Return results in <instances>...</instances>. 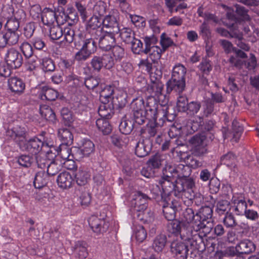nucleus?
I'll list each match as a JSON object with an SVG mask.
<instances>
[{
  "instance_id": "f257e3e1",
  "label": "nucleus",
  "mask_w": 259,
  "mask_h": 259,
  "mask_svg": "<svg viewBox=\"0 0 259 259\" xmlns=\"http://www.w3.org/2000/svg\"><path fill=\"white\" fill-rule=\"evenodd\" d=\"M167 99H165L162 103L158 104L154 98L150 97L147 103V116L151 119H157L159 126H163L166 120L171 122L176 118V115L170 112L173 109L167 105Z\"/></svg>"
},
{
  "instance_id": "f03ea898",
  "label": "nucleus",
  "mask_w": 259,
  "mask_h": 259,
  "mask_svg": "<svg viewBox=\"0 0 259 259\" xmlns=\"http://www.w3.org/2000/svg\"><path fill=\"white\" fill-rule=\"evenodd\" d=\"M186 72L187 68L181 63H177L173 67L171 78L166 83L167 93L173 91L180 94L185 90Z\"/></svg>"
},
{
  "instance_id": "7ed1b4c3",
  "label": "nucleus",
  "mask_w": 259,
  "mask_h": 259,
  "mask_svg": "<svg viewBox=\"0 0 259 259\" xmlns=\"http://www.w3.org/2000/svg\"><path fill=\"white\" fill-rule=\"evenodd\" d=\"M192 228V238L190 246L193 249L203 250L205 248L203 237L200 234V231L206 236L209 234L213 228V222L212 220H200L195 225H191Z\"/></svg>"
},
{
  "instance_id": "20e7f679",
  "label": "nucleus",
  "mask_w": 259,
  "mask_h": 259,
  "mask_svg": "<svg viewBox=\"0 0 259 259\" xmlns=\"http://www.w3.org/2000/svg\"><path fill=\"white\" fill-rule=\"evenodd\" d=\"M167 231L176 236L180 235L181 238L184 241L191 243L192 228L191 225L186 224L183 221L177 219L169 221L166 224Z\"/></svg>"
},
{
  "instance_id": "39448f33",
  "label": "nucleus",
  "mask_w": 259,
  "mask_h": 259,
  "mask_svg": "<svg viewBox=\"0 0 259 259\" xmlns=\"http://www.w3.org/2000/svg\"><path fill=\"white\" fill-rule=\"evenodd\" d=\"M46 134V132H42L40 135L43 137L42 140L34 137L28 141H23L22 143L20 142L19 146L22 150L26 151L31 154L36 155L41 150L43 146L51 147L53 146L50 142L48 141V138L45 136Z\"/></svg>"
},
{
  "instance_id": "423d86ee",
  "label": "nucleus",
  "mask_w": 259,
  "mask_h": 259,
  "mask_svg": "<svg viewBox=\"0 0 259 259\" xmlns=\"http://www.w3.org/2000/svg\"><path fill=\"white\" fill-rule=\"evenodd\" d=\"M203 115L202 116H197L195 120H193L192 128L193 131H197L204 124L203 117H208L217 115L220 111V106L213 103L209 99H206L204 101L202 107Z\"/></svg>"
},
{
  "instance_id": "0eeeda50",
  "label": "nucleus",
  "mask_w": 259,
  "mask_h": 259,
  "mask_svg": "<svg viewBox=\"0 0 259 259\" xmlns=\"http://www.w3.org/2000/svg\"><path fill=\"white\" fill-rule=\"evenodd\" d=\"M91 67L95 72L99 73L103 68L111 69L114 65V59L109 53L93 56L90 62Z\"/></svg>"
},
{
  "instance_id": "6e6552de",
  "label": "nucleus",
  "mask_w": 259,
  "mask_h": 259,
  "mask_svg": "<svg viewBox=\"0 0 259 259\" xmlns=\"http://www.w3.org/2000/svg\"><path fill=\"white\" fill-rule=\"evenodd\" d=\"M85 29L87 32L90 35V38L95 40L105 32L102 19L97 16H92L88 21Z\"/></svg>"
},
{
  "instance_id": "1a4fd4ad",
  "label": "nucleus",
  "mask_w": 259,
  "mask_h": 259,
  "mask_svg": "<svg viewBox=\"0 0 259 259\" xmlns=\"http://www.w3.org/2000/svg\"><path fill=\"white\" fill-rule=\"evenodd\" d=\"M178 180H168L167 179L161 178L159 181V183L161 185L163 193H161L159 187L155 186L154 189L155 190V197L156 198L157 197L163 195L164 197L169 196L170 194H173L176 197H177V194L176 191V186H177Z\"/></svg>"
},
{
  "instance_id": "9d476101",
  "label": "nucleus",
  "mask_w": 259,
  "mask_h": 259,
  "mask_svg": "<svg viewBox=\"0 0 259 259\" xmlns=\"http://www.w3.org/2000/svg\"><path fill=\"white\" fill-rule=\"evenodd\" d=\"M159 205L162 206L163 215L167 221L175 219L177 208L180 206L177 200H171L169 196L164 197L162 195Z\"/></svg>"
},
{
  "instance_id": "9b49d317",
  "label": "nucleus",
  "mask_w": 259,
  "mask_h": 259,
  "mask_svg": "<svg viewBox=\"0 0 259 259\" xmlns=\"http://www.w3.org/2000/svg\"><path fill=\"white\" fill-rule=\"evenodd\" d=\"M180 168L187 169L188 171L186 174L183 173L182 178H178L177 182V186H176V191L177 194V197L180 198L183 196V192L185 189L190 188H195V184L194 180L191 178H188L191 174V169L189 168L188 166L181 165Z\"/></svg>"
},
{
  "instance_id": "f8f14e48",
  "label": "nucleus",
  "mask_w": 259,
  "mask_h": 259,
  "mask_svg": "<svg viewBox=\"0 0 259 259\" xmlns=\"http://www.w3.org/2000/svg\"><path fill=\"white\" fill-rule=\"evenodd\" d=\"M5 61L12 69L20 68L23 62V58L21 53L14 48L9 49L5 56Z\"/></svg>"
},
{
  "instance_id": "ddd939ff",
  "label": "nucleus",
  "mask_w": 259,
  "mask_h": 259,
  "mask_svg": "<svg viewBox=\"0 0 259 259\" xmlns=\"http://www.w3.org/2000/svg\"><path fill=\"white\" fill-rule=\"evenodd\" d=\"M95 150L94 143L90 140L83 139L79 147H73V152L75 160H79L84 156H89Z\"/></svg>"
},
{
  "instance_id": "4468645a",
  "label": "nucleus",
  "mask_w": 259,
  "mask_h": 259,
  "mask_svg": "<svg viewBox=\"0 0 259 259\" xmlns=\"http://www.w3.org/2000/svg\"><path fill=\"white\" fill-rule=\"evenodd\" d=\"M102 20L104 27L105 28V32L112 33V34L119 33L120 28L117 12L113 11L112 13H110L108 15L105 16Z\"/></svg>"
},
{
  "instance_id": "2eb2a0df",
  "label": "nucleus",
  "mask_w": 259,
  "mask_h": 259,
  "mask_svg": "<svg viewBox=\"0 0 259 259\" xmlns=\"http://www.w3.org/2000/svg\"><path fill=\"white\" fill-rule=\"evenodd\" d=\"M180 240H174L170 245L171 254L179 259H186L188 255L189 242Z\"/></svg>"
},
{
  "instance_id": "dca6fc26",
  "label": "nucleus",
  "mask_w": 259,
  "mask_h": 259,
  "mask_svg": "<svg viewBox=\"0 0 259 259\" xmlns=\"http://www.w3.org/2000/svg\"><path fill=\"white\" fill-rule=\"evenodd\" d=\"M171 152L174 155L175 153L177 154V156L179 157L180 160L183 159L185 162L187 164V166L191 167L193 169L197 168L202 166V163L201 161L197 159L194 157L195 155L189 154L185 152L179 150V149L176 147H172L171 149Z\"/></svg>"
},
{
  "instance_id": "f3484780",
  "label": "nucleus",
  "mask_w": 259,
  "mask_h": 259,
  "mask_svg": "<svg viewBox=\"0 0 259 259\" xmlns=\"http://www.w3.org/2000/svg\"><path fill=\"white\" fill-rule=\"evenodd\" d=\"M78 50L75 55V60L78 62L85 61L96 51V42H91V41L88 40V42Z\"/></svg>"
},
{
  "instance_id": "a211bd4d",
  "label": "nucleus",
  "mask_w": 259,
  "mask_h": 259,
  "mask_svg": "<svg viewBox=\"0 0 259 259\" xmlns=\"http://www.w3.org/2000/svg\"><path fill=\"white\" fill-rule=\"evenodd\" d=\"M90 227L93 231L97 234L106 232L109 226V223L105 220L92 215L88 220Z\"/></svg>"
},
{
  "instance_id": "6ab92c4d",
  "label": "nucleus",
  "mask_w": 259,
  "mask_h": 259,
  "mask_svg": "<svg viewBox=\"0 0 259 259\" xmlns=\"http://www.w3.org/2000/svg\"><path fill=\"white\" fill-rule=\"evenodd\" d=\"M148 119L149 122L147 124V127L145 128H142L140 131L141 137L143 139H149L151 137H154L157 133V127H161L158 123V120L157 119H151L148 116Z\"/></svg>"
},
{
  "instance_id": "aec40b11",
  "label": "nucleus",
  "mask_w": 259,
  "mask_h": 259,
  "mask_svg": "<svg viewBox=\"0 0 259 259\" xmlns=\"http://www.w3.org/2000/svg\"><path fill=\"white\" fill-rule=\"evenodd\" d=\"M112 33L104 32L96 39L98 40L99 47L105 51H109L115 45V35Z\"/></svg>"
},
{
  "instance_id": "412c9836",
  "label": "nucleus",
  "mask_w": 259,
  "mask_h": 259,
  "mask_svg": "<svg viewBox=\"0 0 259 259\" xmlns=\"http://www.w3.org/2000/svg\"><path fill=\"white\" fill-rule=\"evenodd\" d=\"M150 199L148 196L141 191L135 193L131 201L132 209H146L148 207V201Z\"/></svg>"
},
{
  "instance_id": "4be33fe9",
  "label": "nucleus",
  "mask_w": 259,
  "mask_h": 259,
  "mask_svg": "<svg viewBox=\"0 0 259 259\" xmlns=\"http://www.w3.org/2000/svg\"><path fill=\"white\" fill-rule=\"evenodd\" d=\"M100 101L101 103H108L113 99L115 86L111 84H100Z\"/></svg>"
},
{
  "instance_id": "5701e85b",
  "label": "nucleus",
  "mask_w": 259,
  "mask_h": 259,
  "mask_svg": "<svg viewBox=\"0 0 259 259\" xmlns=\"http://www.w3.org/2000/svg\"><path fill=\"white\" fill-rule=\"evenodd\" d=\"M255 250L254 243L249 239H244L240 241L236 245V251L239 255L248 254Z\"/></svg>"
},
{
  "instance_id": "b1692460",
  "label": "nucleus",
  "mask_w": 259,
  "mask_h": 259,
  "mask_svg": "<svg viewBox=\"0 0 259 259\" xmlns=\"http://www.w3.org/2000/svg\"><path fill=\"white\" fill-rule=\"evenodd\" d=\"M132 213L135 219L143 223H149L153 220V212L147 207L146 209H132Z\"/></svg>"
},
{
  "instance_id": "393cba45",
  "label": "nucleus",
  "mask_w": 259,
  "mask_h": 259,
  "mask_svg": "<svg viewBox=\"0 0 259 259\" xmlns=\"http://www.w3.org/2000/svg\"><path fill=\"white\" fill-rule=\"evenodd\" d=\"M152 143L149 139H143L139 141L135 147V154L140 157L147 156L152 149Z\"/></svg>"
},
{
  "instance_id": "a878e982",
  "label": "nucleus",
  "mask_w": 259,
  "mask_h": 259,
  "mask_svg": "<svg viewBox=\"0 0 259 259\" xmlns=\"http://www.w3.org/2000/svg\"><path fill=\"white\" fill-rule=\"evenodd\" d=\"M74 180L69 172L64 171L58 176L57 182L58 186L63 189H68L72 186Z\"/></svg>"
},
{
  "instance_id": "bb28decb",
  "label": "nucleus",
  "mask_w": 259,
  "mask_h": 259,
  "mask_svg": "<svg viewBox=\"0 0 259 259\" xmlns=\"http://www.w3.org/2000/svg\"><path fill=\"white\" fill-rule=\"evenodd\" d=\"M10 90L15 93L21 94L24 92L25 84L22 79L17 77H12L8 79Z\"/></svg>"
},
{
  "instance_id": "cd10ccee",
  "label": "nucleus",
  "mask_w": 259,
  "mask_h": 259,
  "mask_svg": "<svg viewBox=\"0 0 259 259\" xmlns=\"http://www.w3.org/2000/svg\"><path fill=\"white\" fill-rule=\"evenodd\" d=\"M163 87L164 84L161 81L151 82V84L147 89L148 92L151 94V96L148 98L147 101L150 97L154 98L156 100L155 97H156L159 100L160 96H162Z\"/></svg>"
},
{
  "instance_id": "c85d7f7f",
  "label": "nucleus",
  "mask_w": 259,
  "mask_h": 259,
  "mask_svg": "<svg viewBox=\"0 0 259 259\" xmlns=\"http://www.w3.org/2000/svg\"><path fill=\"white\" fill-rule=\"evenodd\" d=\"M98 113L102 118L110 119L114 113V109L110 102L101 103Z\"/></svg>"
},
{
  "instance_id": "c756f323",
  "label": "nucleus",
  "mask_w": 259,
  "mask_h": 259,
  "mask_svg": "<svg viewBox=\"0 0 259 259\" xmlns=\"http://www.w3.org/2000/svg\"><path fill=\"white\" fill-rule=\"evenodd\" d=\"M49 182V176L44 170L37 172L34 177L33 185L36 189L45 187Z\"/></svg>"
},
{
  "instance_id": "7c9ffc66",
  "label": "nucleus",
  "mask_w": 259,
  "mask_h": 259,
  "mask_svg": "<svg viewBox=\"0 0 259 259\" xmlns=\"http://www.w3.org/2000/svg\"><path fill=\"white\" fill-rule=\"evenodd\" d=\"M39 96L41 99H44L48 101H54L59 96L58 92L47 86H43L40 88Z\"/></svg>"
},
{
  "instance_id": "2f4dec72",
  "label": "nucleus",
  "mask_w": 259,
  "mask_h": 259,
  "mask_svg": "<svg viewBox=\"0 0 259 259\" xmlns=\"http://www.w3.org/2000/svg\"><path fill=\"white\" fill-rule=\"evenodd\" d=\"M25 135L24 131L20 127L18 126L14 127L11 130H8L7 132V135L10 137L18 145L19 143L23 142V139Z\"/></svg>"
},
{
  "instance_id": "473e14b6",
  "label": "nucleus",
  "mask_w": 259,
  "mask_h": 259,
  "mask_svg": "<svg viewBox=\"0 0 259 259\" xmlns=\"http://www.w3.org/2000/svg\"><path fill=\"white\" fill-rule=\"evenodd\" d=\"M58 135L62 142L61 145H71L73 143V137L69 129L59 128L58 131Z\"/></svg>"
},
{
  "instance_id": "72a5a7b5",
  "label": "nucleus",
  "mask_w": 259,
  "mask_h": 259,
  "mask_svg": "<svg viewBox=\"0 0 259 259\" xmlns=\"http://www.w3.org/2000/svg\"><path fill=\"white\" fill-rule=\"evenodd\" d=\"M41 18L42 23L46 25H50L57 20L56 13L49 8H45L41 12Z\"/></svg>"
},
{
  "instance_id": "f704fd0d",
  "label": "nucleus",
  "mask_w": 259,
  "mask_h": 259,
  "mask_svg": "<svg viewBox=\"0 0 259 259\" xmlns=\"http://www.w3.org/2000/svg\"><path fill=\"white\" fill-rule=\"evenodd\" d=\"M232 202L235 207V211L237 215H243L247 209V203L244 199L233 196Z\"/></svg>"
},
{
  "instance_id": "c9c22d12",
  "label": "nucleus",
  "mask_w": 259,
  "mask_h": 259,
  "mask_svg": "<svg viewBox=\"0 0 259 259\" xmlns=\"http://www.w3.org/2000/svg\"><path fill=\"white\" fill-rule=\"evenodd\" d=\"M180 177L178 169L175 166L166 165L163 170V175L161 178L172 180H178Z\"/></svg>"
},
{
  "instance_id": "e433bc0d",
  "label": "nucleus",
  "mask_w": 259,
  "mask_h": 259,
  "mask_svg": "<svg viewBox=\"0 0 259 259\" xmlns=\"http://www.w3.org/2000/svg\"><path fill=\"white\" fill-rule=\"evenodd\" d=\"M167 242V238L164 234H159L154 238L152 248L157 252H161L164 248Z\"/></svg>"
},
{
  "instance_id": "4c0bfd02",
  "label": "nucleus",
  "mask_w": 259,
  "mask_h": 259,
  "mask_svg": "<svg viewBox=\"0 0 259 259\" xmlns=\"http://www.w3.org/2000/svg\"><path fill=\"white\" fill-rule=\"evenodd\" d=\"M213 210L211 207L204 206L201 207L199 211L196 213V220H211Z\"/></svg>"
},
{
  "instance_id": "58836bf2",
  "label": "nucleus",
  "mask_w": 259,
  "mask_h": 259,
  "mask_svg": "<svg viewBox=\"0 0 259 259\" xmlns=\"http://www.w3.org/2000/svg\"><path fill=\"white\" fill-rule=\"evenodd\" d=\"M74 178L76 183L78 186H84L90 180V175L88 171L79 169L76 171Z\"/></svg>"
},
{
  "instance_id": "ea45409f",
  "label": "nucleus",
  "mask_w": 259,
  "mask_h": 259,
  "mask_svg": "<svg viewBox=\"0 0 259 259\" xmlns=\"http://www.w3.org/2000/svg\"><path fill=\"white\" fill-rule=\"evenodd\" d=\"M101 79L98 76L91 75L84 78V84L85 87L90 90H94L100 87Z\"/></svg>"
},
{
  "instance_id": "a19ab883",
  "label": "nucleus",
  "mask_w": 259,
  "mask_h": 259,
  "mask_svg": "<svg viewBox=\"0 0 259 259\" xmlns=\"http://www.w3.org/2000/svg\"><path fill=\"white\" fill-rule=\"evenodd\" d=\"M195 189V188H190L185 189L184 192H183V196L190 200L194 201L197 205H199L203 200V197L200 194L196 193L194 191Z\"/></svg>"
},
{
  "instance_id": "79ce46f5",
  "label": "nucleus",
  "mask_w": 259,
  "mask_h": 259,
  "mask_svg": "<svg viewBox=\"0 0 259 259\" xmlns=\"http://www.w3.org/2000/svg\"><path fill=\"white\" fill-rule=\"evenodd\" d=\"M39 112L41 116L46 120L54 122L56 119V115L52 108L48 105H40Z\"/></svg>"
},
{
  "instance_id": "37998d69",
  "label": "nucleus",
  "mask_w": 259,
  "mask_h": 259,
  "mask_svg": "<svg viewBox=\"0 0 259 259\" xmlns=\"http://www.w3.org/2000/svg\"><path fill=\"white\" fill-rule=\"evenodd\" d=\"M196 213L195 214L193 210L191 208H186L183 213V222L186 224L195 225L198 222L196 220Z\"/></svg>"
},
{
  "instance_id": "c03bdc74",
  "label": "nucleus",
  "mask_w": 259,
  "mask_h": 259,
  "mask_svg": "<svg viewBox=\"0 0 259 259\" xmlns=\"http://www.w3.org/2000/svg\"><path fill=\"white\" fill-rule=\"evenodd\" d=\"M75 256L80 259L86 258L88 255L87 249V244L83 241L77 242L74 247Z\"/></svg>"
},
{
  "instance_id": "a18cd8bd",
  "label": "nucleus",
  "mask_w": 259,
  "mask_h": 259,
  "mask_svg": "<svg viewBox=\"0 0 259 259\" xmlns=\"http://www.w3.org/2000/svg\"><path fill=\"white\" fill-rule=\"evenodd\" d=\"M69 145H60V151L58 154L60 157L64 160H72V159H75L73 150V147L70 148L68 146Z\"/></svg>"
},
{
  "instance_id": "49530a36",
  "label": "nucleus",
  "mask_w": 259,
  "mask_h": 259,
  "mask_svg": "<svg viewBox=\"0 0 259 259\" xmlns=\"http://www.w3.org/2000/svg\"><path fill=\"white\" fill-rule=\"evenodd\" d=\"M108 119L101 118L96 120L97 127L105 135L109 134L112 131L111 126Z\"/></svg>"
},
{
  "instance_id": "de8ad7c7",
  "label": "nucleus",
  "mask_w": 259,
  "mask_h": 259,
  "mask_svg": "<svg viewBox=\"0 0 259 259\" xmlns=\"http://www.w3.org/2000/svg\"><path fill=\"white\" fill-rule=\"evenodd\" d=\"M88 40L91 41V42H95V41L93 40L92 38H85L83 33L78 30L77 31L73 39V42L74 44V47L77 49H79L80 48L82 47V46H84V44L87 42Z\"/></svg>"
},
{
  "instance_id": "09e8293b",
  "label": "nucleus",
  "mask_w": 259,
  "mask_h": 259,
  "mask_svg": "<svg viewBox=\"0 0 259 259\" xmlns=\"http://www.w3.org/2000/svg\"><path fill=\"white\" fill-rule=\"evenodd\" d=\"M120 36L121 39L126 44H129L134 40L135 33L130 28L120 29Z\"/></svg>"
},
{
  "instance_id": "8fccbe9b",
  "label": "nucleus",
  "mask_w": 259,
  "mask_h": 259,
  "mask_svg": "<svg viewBox=\"0 0 259 259\" xmlns=\"http://www.w3.org/2000/svg\"><path fill=\"white\" fill-rule=\"evenodd\" d=\"M189 142L191 147L207 145L206 137L203 134H196L189 139Z\"/></svg>"
},
{
  "instance_id": "3c124183",
  "label": "nucleus",
  "mask_w": 259,
  "mask_h": 259,
  "mask_svg": "<svg viewBox=\"0 0 259 259\" xmlns=\"http://www.w3.org/2000/svg\"><path fill=\"white\" fill-rule=\"evenodd\" d=\"M134 122L130 120L122 119L119 125L120 132L124 135L130 134L133 131Z\"/></svg>"
},
{
  "instance_id": "603ef678",
  "label": "nucleus",
  "mask_w": 259,
  "mask_h": 259,
  "mask_svg": "<svg viewBox=\"0 0 259 259\" xmlns=\"http://www.w3.org/2000/svg\"><path fill=\"white\" fill-rule=\"evenodd\" d=\"M236 160V155L231 151L228 152L220 157L221 164L227 166L233 165L235 163Z\"/></svg>"
},
{
  "instance_id": "864d4df0",
  "label": "nucleus",
  "mask_w": 259,
  "mask_h": 259,
  "mask_svg": "<svg viewBox=\"0 0 259 259\" xmlns=\"http://www.w3.org/2000/svg\"><path fill=\"white\" fill-rule=\"evenodd\" d=\"M143 39L145 44V48L143 51L144 53L147 54L151 52L153 47H156L154 45L157 43L158 39L155 35H152L143 37Z\"/></svg>"
},
{
  "instance_id": "5fc2aeb1",
  "label": "nucleus",
  "mask_w": 259,
  "mask_h": 259,
  "mask_svg": "<svg viewBox=\"0 0 259 259\" xmlns=\"http://www.w3.org/2000/svg\"><path fill=\"white\" fill-rule=\"evenodd\" d=\"M20 12H17L14 16L9 18L5 24V27L7 31H17L20 26L19 19L16 17V15Z\"/></svg>"
},
{
  "instance_id": "6e6d98bb",
  "label": "nucleus",
  "mask_w": 259,
  "mask_h": 259,
  "mask_svg": "<svg viewBox=\"0 0 259 259\" xmlns=\"http://www.w3.org/2000/svg\"><path fill=\"white\" fill-rule=\"evenodd\" d=\"M62 168L61 164L58 160L51 162L47 166V175L48 176H54L57 175Z\"/></svg>"
},
{
  "instance_id": "4d7b16f0",
  "label": "nucleus",
  "mask_w": 259,
  "mask_h": 259,
  "mask_svg": "<svg viewBox=\"0 0 259 259\" xmlns=\"http://www.w3.org/2000/svg\"><path fill=\"white\" fill-rule=\"evenodd\" d=\"M41 65L42 70L46 73L52 72L55 70V63L50 58H44L42 59Z\"/></svg>"
},
{
  "instance_id": "13d9d810",
  "label": "nucleus",
  "mask_w": 259,
  "mask_h": 259,
  "mask_svg": "<svg viewBox=\"0 0 259 259\" xmlns=\"http://www.w3.org/2000/svg\"><path fill=\"white\" fill-rule=\"evenodd\" d=\"M131 109L132 112L145 111L146 107L143 99L139 98L134 99L131 103Z\"/></svg>"
},
{
  "instance_id": "bf43d9fd",
  "label": "nucleus",
  "mask_w": 259,
  "mask_h": 259,
  "mask_svg": "<svg viewBox=\"0 0 259 259\" xmlns=\"http://www.w3.org/2000/svg\"><path fill=\"white\" fill-rule=\"evenodd\" d=\"M79 200L80 205L83 208L88 207L91 202V194L87 191H81L79 196Z\"/></svg>"
},
{
  "instance_id": "052dcab7",
  "label": "nucleus",
  "mask_w": 259,
  "mask_h": 259,
  "mask_svg": "<svg viewBox=\"0 0 259 259\" xmlns=\"http://www.w3.org/2000/svg\"><path fill=\"white\" fill-rule=\"evenodd\" d=\"M235 12L242 21H249L250 18L248 14V10L238 4L235 6Z\"/></svg>"
},
{
  "instance_id": "680f3d73",
  "label": "nucleus",
  "mask_w": 259,
  "mask_h": 259,
  "mask_svg": "<svg viewBox=\"0 0 259 259\" xmlns=\"http://www.w3.org/2000/svg\"><path fill=\"white\" fill-rule=\"evenodd\" d=\"M132 118L135 123L139 125L143 124L145 122L146 119H148L146 109L145 111L132 112Z\"/></svg>"
},
{
  "instance_id": "e2e57ef3",
  "label": "nucleus",
  "mask_w": 259,
  "mask_h": 259,
  "mask_svg": "<svg viewBox=\"0 0 259 259\" xmlns=\"http://www.w3.org/2000/svg\"><path fill=\"white\" fill-rule=\"evenodd\" d=\"M7 44L13 46L17 44L19 39V35L17 31H7L5 33Z\"/></svg>"
},
{
  "instance_id": "0e129e2a",
  "label": "nucleus",
  "mask_w": 259,
  "mask_h": 259,
  "mask_svg": "<svg viewBox=\"0 0 259 259\" xmlns=\"http://www.w3.org/2000/svg\"><path fill=\"white\" fill-rule=\"evenodd\" d=\"M110 103L113 105L114 109H121L123 108L127 103L126 98L123 96L113 97L110 101Z\"/></svg>"
},
{
  "instance_id": "69168bd1",
  "label": "nucleus",
  "mask_w": 259,
  "mask_h": 259,
  "mask_svg": "<svg viewBox=\"0 0 259 259\" xmlns=\"http://www.w3.org/2000/svg\"><path fill=\"white\" fill-rule=\"evenodd\" d=\"M20 49L26 58L31 57L33 54L32 46L27 41H24L20 46Z\"/></svg>"
},
{
  "instance_id": "338daca9",
  "label": "nucleus",
  "mask_w": 259,
  "mask_h": 259,
  "mask_svg": "<svg viewBox=\"0 0 259 259\" xmlns=\"http://www.w3.org/2000/svg\"><path fill=\"white\" fill-rule=\"evenodd\" d=\"M229 202L226 200H222L218 201L216 205V212L219 215H222L225 213L228 212V209L229 208Z\"/></svg>"
},
{
  "instance_id": "774afa93",
  "label": "nucleus",
  "mask_w": 259,
  "mask_h": 259,
  "mask_svg": "<svg viewBox=\"0 0 259 259\" xmlns=\"http://www.w3.org/2000/svg\"><path fill=\"white\" fill-rule=\"evenodd\" d=\"M35 29V25L34 22L28 23L23 27L22 34L26 39H29L33 36Z\"/></svg>"
}]
</instances>
